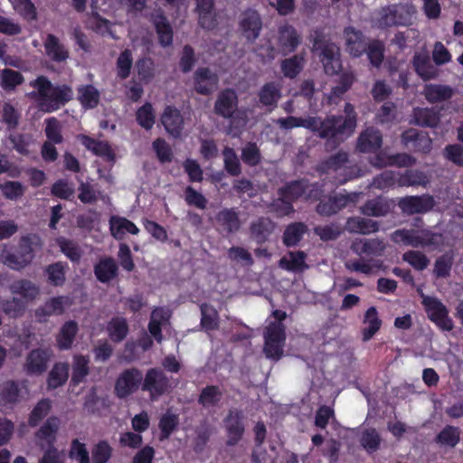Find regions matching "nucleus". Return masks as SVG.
<instances>
[{
  "mask_svg": "<svg viewBox=\"0 0 463 463\" xmlns=\"http://www.w3.org/2000/svg\"><path fill=\"white\" fill-rule=\"evenodd\" d=\"M43 47L46 56L56 63L65 62L70 57L69 49L52 33L47 34Z\"/></svg>",
  "mask_w": 463,
  "mask_h": 463,
  "instance_id": "17",
  "label": "nucleus"
},
{
  "mask_svg": "<svg viewBox=\"0 0 463 463\" xmlns=\"http://www.w3.org/2000/svg\"><path fill=\"white\" fill-rule=\"evenodd\" d=\"M454 263V255L452 252H445L439 256L433 264L432 276L436 279H448L451 275Z\"/></svg>",
  "mask_w": 463,
  "mask_h": 463,
  "instance_id": "50",
  "label": "nucleus"
},
{
  "mask_svg": "<svg viewBox=\"0 0 463 463\" xmlns=\"http://www.w3.org/2000/svg\"><path fill=\"white\" fill-rule=\"evenodd\" d=\"M161 123L165 131L175 137H179L184 129V118L173 106H166L161 116Z\"/></svg>",
  "mask_w": 463,
  "mask_h": 463,
  "instance_id": "18",
  "label": "nucleus"
},
{
  "mask_svg": "<svg viewBox=\"0 0 463 463\" xmlns=\"http://www.w3.org/2000/svg\"><path fill=\"white\" fill-rule=\"evenodd\" d=\"M52 410V402L50 399L43 398L41 399L36 405L32 410L29 419L28 424L30 427H36L39 423L48 415V413Z\"/></svg>",
  "mask_w": 463,
  "mask_h": 463,
  "instance_id": "60",
  "label": "nucleus"
},
{
  "mask_svg": "<svg viewBox=\"0 0 463 463\" xmlns=\"http://www.w3.org/2000/svg\"><path fill=\"white\" fill-rule=\"evenodd\" d=\"M363 323L365 325V327L362 329V339L364 342H367L374 336L383 325L375 307H370L365 311Z\"/></svg>",
  "mask_w": 463,
  "mask_h": 463,
  "instance_id": "30",
  "label": "nucleus"
},
{
  "mask_svg": "<svg viewBox=\"0 0 463 463\" xmlns=\"http://www.w3.org/2000/svg\"><path fill=\"white\" fill-rule=\"evenodd\" d=\"M409 20L407 14L400 13L397 5H392L383 8L378 23L380 28H388L408 25Z\"/></svg>",
  "mask_w": 463,
  "mask_h": 463,
  "instance_id": "23",
  "label": "nucleus"
},
{
  "mask_svg": "<svg viewBox=\"0 0 463 463\" xmlns=\"http://www.w3.org/2000/svg\"><path fill=\"white\" fill-rule=\"evenodd\" d=\"M421 304L428 318L442 331H451L454 327L452 319L449 317L447 307L437 298L426 296L420 291Z\"/></svg>",
  "mask_w": 463,
  "mask_h": 463,
  "instance_id": "4",
  "label": "nucleus"
},
{
  "mask_svg": "<svg viewBox=\"0 0 463 463\" xmlns=\"http://www.w3.org/2000/svg\"><path fill=\"white\" fill-rule=\"evenodd\" d=\"M218 81V76L207 67L198 68L194 74V90L201 95L211 94Z\"/></svg>",
  "mask_w": 463,
  "mask_h": 463,
  "instance_id": "15",
  "label": "nucleus"
},
{
  "mask_svg": "<svg viewBox=\"0 0 463 463\" xmlns=\"http://www.w3.org/2000/svg\"><path fill=\"white\" fill-rule=\"evenodd\" d=\"M304 57L299 54H295L290 58L281 61L280 70L285 78L295 79L304 68Z\"/></svg>",
  "mask_w": 463,
  "mask_h": 463,
  "instance_id": "54",
  "label": "nucleus"
},
{
  "mask_svg": "<svg viewBox=\"0 0 463 463\" xmlns=\"http://www.w3.org/2000/svg\"><path fill=\"white\" fill-rule=\"evenodd\" d=\"M201 326L204 331H213L219 327V314L217 310L206 304L201 306Z\"/></svg>",
  "mask_w": 463,
  "mask_h": 463,
  "instance_id": "62",
  "label": "nucleus"
},
{
  "mask_svg": "<svg viewBox=\"0 0 463 463\" xmlns=\"http://www.w3.org/2000/svg\"><path fill=\"white\" fill-rule=\"evenodd\" d=\"M385 45L383 41L378 39H372L369 41L368 48H366L367 58L375 68H379L384 59Z\"/></svg>",
  "mask_w": 463,
  "mask_h": 463,
  "instance_id": "59",
  "label": "nucleus"
},
{
  "mask_svg": "<svg viewBox=\"0 0 463 463\" xmlns=\"http://www.w3.org/2000/svg\"><path fill=\"white\" fill-rule=\"evenodd\" d=\"M412 66L416 73L423 80H430L438 76L437 69L431 63L430 56L426 53H415L412 58Z\"/></svg>",
  "mask_w": 463,
  "mask_h": 463,
  "instance_id": "32",
  "label": "nucleus"
},
{
  "mask_svg": "<svg viewBox=\"0 0 463 463\" xmlns=\"http://www.w3.org/2000/svg\"><path fill=\"white\" fill-rule=\"evenodd\" d=\"M137 124L146 130H150L156 120V114L150 102H146L136 112Z\"/></svg>",
  "mask_w": 463,
  "mask_h": 463,
  "instance_id": "63",
  "label": "nucleus"
},
{
  "mask_svg": "<svg viewBox=\"0 0 463 463\" xmlns=\"http://www.w3.org/2000/svg\"><path fill=\"white\" fill-rule=\"evenodd\" d=\"M113 456V448L107 439H99L91 447L90 463H108Z\"/></svg>",
  "mask_w": 463,
  "mask_h": 463,
  "instance_id": "55",
  "label": "nucleus"
},
{
  "mask_svg": "<svg viewBox=\"0 0 463 463\" xmlns=\"http://www.w3.org/2000/svg\"><path fill=\"white\" fill-rule=\"evenodd\" d=\"M349 161V155L345 151H338L330 156L326 159L321 161L317 165V171L320 174H328L330 172H337L345 166Z\"/></svg>",
  "mask_w": 463,
  "mask_h": 463,
  "instance_id": "37",
  "label": "nucleus"
},
{
  "mask_svg": "<svg viewBox=\"0 0 463 463\" xmlns=\"http://www.w3.org/2000/svg\"><path fill=\"white\" fill-rule=\"evenodd\" d=\"M360 212L365 216L383 217L390 212V204L381 197L370 199L361 206Z\"/></svg>",
  "mask_w": 463,
  "mask_h": 463,
  "instance_id": "52",
  "label": "nucleus"
},
{
  "mask_svg": "<svg viewBox=\"0 0 463 463\" xmlns=\"http://www.w3.org/2000/svg\"><path fill=\"white\" fill-rule=\"evenodd\" d=\"M142 372L137 367L123 370L115 382L114 393L118 399H126L141 388Z\"/></svg>",
  "mask_w": 463,
  "mask_h": 463,
  "instance_id": "6",
  "label": "nucleus"
},
{
  "mask_svg": "<svg viewBox=\"0 0 463 463\" xmlns=\"http://www.w3.org/2000/svg\"><path fill=\"white\" fill-rule=\"evenodd\" d=\"M94 275L98 281L109 283L118 276V266L112 257L101 258L94 265Z\"/></svg>",
  "mask_w": 463,
  "mask_h": 463,
  "instance_id": "22",
  "label": "nucleus"
},
{
  "mask_svg": "<svg viewBox=\"0 0 463 463\" xmlns=\"http://www.w3.org/2000/svg\"><path fill=\"white\" fill-rule=\"evenodd\" d=\"M460 429L452 425H446L435 437V442L440 447L453 449L460 441Z\"/></svg>",
  "mask_w": 463,
  "mask_h": 463,
  "instance_id": "45",
  "label": "nucleus"
},
{
  "mask_svg": "<svg viewBox=\"0 0 463 463\" xmlns=\"http://www.w3.org/2000/svg\"><path fill=\"white\" fill-rule=\"evenodd\" d=\"M239 27L247 42L254 43L259 38L262 29L260 15L256 10L247 9L242 13Z\"/></svg>",
  "mask_w": 463,
  "mask_h": 463,
  "instance_id": "11",
  "label": "nucleus"
},
{
  "mask_svg": "<svg viewBox=\"0 0 463 463\" xmlns=\"http://www.w3.org/2000/svg\"><path fill=\"white\" fill-rule=\"evenodd\" d=\"M374 165L378 167H384L387 165H395L398 167H408L415 164L416 159L406 153H396L384 156L382 154H378L375 156Z\"/></svg>",
  "mask_w": 463,
  "mask_h": 463,
  "instance_id": "38",
  "label": "nucleus"
},
{
  "mask_svg": "<svg viewBox=\"0 0 463 463\" xmlns=\"http://www.w3.org/2000/svg\"><path fill=\"white\" fill-rule=\"evenodd\" d=\"M61 420L56 416L49 417L46 421L35 432V438L38 440L45 441L47 447H55L57 433L60 428Z\"/></svg>",
  "mask_w": 463,
  "mask_h": 463,
  "instance_id": "31",
  "label": "nucleus"
},
{
  "mask_svg": "<svg viewBox=\"0 0 463 463\" xmlns=\"http://www.w3.org/2000/svg\"><path fill=\"white\" fill-rule=\"evenodd\" d=\"M225 431L227 435L226 446L233 447L237 445L243 438L245 433V417L241 410H230L223 419Z\"/></svg>",
  "mask_w": 463,
  "mask_h": 463,
  "instance_id": "7",
  "label": "nucleus"
},
{
  "mask_svg": "<svg viewBox=\"0 0 463 463\" xmlns=\"http://www.w3.org/2000/svg\"><path fill=\"white\" fill-rule=\"evenodd\" d=\"M345 229L351 233L367 235L379 231V222L368 218L353 216L346 220Z\"/></svg>",
  "mask_w": 463,
  "mask_h": 463,
  "instance_id": "28",
  "label": "nucleus"
},
{
  "mask_svg": "<svg viewBox=\"0 0 463 463\" xmlns=\"http://www.w3.org/2000/svg\"><path fill=\"white\" fill-rule=\"evenodd\" d=\"M383 145L382 133L373 128H366L357 139V149L362 153H373Z\"/></svg>",
  "mask_w": 463,
  "mask_h": 463,
  "instance_id": "19",
  "label": "nucleus"
},
{
  "mask_svg": "<svg viewBox=\"0 0 463 463\" xmlns=\"http://www.w3.org/2000/svg\"><path fill=\"white\" fill-rule=\"evenodd\" d=\"M10 290L14 294L21 295L31 300L39 295V288L28 279H19L10 286Z\"/></svg>",
  "mask_w": 463,
  "mask_h": 463,
  "instance_id": "61",
  "label": "nucleus"
},
{
  "mask_svg": "<svg viewBox=\"0 0 463 463\" xmlns=\"http://www.w3.org/2000/svg\"><path fill=\"white\" fill-rule=\"evenodd\" d=\"M345 51L354 58L362 57L368 48L371 39L354 26H347L344 29Z\"/></svg>",
  "mask_w": 463,
  "mask_h": 463,
  "instance_id": "9",
  "label": "nucleus"
},
{
  "mask_svg": "<svg viewBox=\"0 0 463 463\" xmlns=\"http://www.w3.org/2000/svg\"><path fill=\"white\" fill-rule=\"evenodd\" d=\"M214 3L215 0H196L198 24L203 29L212 30L216 26Z\"/></svg>",
  "mask_w": 463,
  "mask_h": 463,
  "instance_id": "26",
  "label": "nucleus"
},
{
  "mask_svg": "<svg viewBox=\"0 0 463 463\" xmlns=\"http://www.w3.org/2000/svg\"><path fill=\"white\" fill-rule=\"evenodd\" d=\"M178 425V415L170 413L169 411L163 414L158 422V428L160 430L159 439L163 441L169 439L172 433L177 430Z\"/></svg>",
  "mask_w": 463,
  "mask_h": 463,
  "instance_id": "58",
  "label": "nucleus"
},
{
  "mask_svg": "<svg viewBox=\"0 0 463 463\" xmlns=\"http://www.w3.org/2000/svg\"><path fill=\"white\" fill-rule=\"evenodd\" d=\"M275 223L268 217H260L250 225L251 239L259 245L268 241L275 230Z\"/></svg>",
  "mask_w": 463,
  "mask_h": 463,
  "instance_id": "20",
  "label": "nucleus"
},
{
  "mask_svg": "<svg viewBox=\"0 0 463 463\" xmlns=\"http://www.w3.org/2000/svg\"><path fill=\"white\" fill-rule=\"evenodd\" d=\"M222 399V392L218 385H206L202 389L198 403L204 408L215 407Z\"/></svg>",
  "mask_w": 463,
  "mask_h": 463,
  "instance_id": "53",
  "label": "nucleus"
},
{
  "mask_svg": "<svg viewBox=\"0 0 463 463\" xmlns=\"http://www.w3.org/2000/svg\"><path fill=\"white\" fill-rule=\"evenodd\" d=\"M78 100L85 109H95L100 99V93L99 90L91 85H80L77 88Z\"/></svg>",
  "mask_w": 463,
  "mask_h": 463,
  "instance_id": "39",
  "label": "nucleus"
},
{
  "mask_svg": "<svg viewBox=\"0 0 463 463\" xmlns=\"http://www.w3.org/2000/svg\"><path fill=\"white\" fill-rule=\"evenodd\" d=\"M79 326L76 321H66L56 336L57 346L61 350H68L72 346Z\"/></svg>",
  "mask_w": 463,
  "mask_h": 463,
  "instance_id": "40",
  "label": "nucleus"
},
{
  "mask_svg": "<svg viewBox=\"0 0 463 463\" xmlns=\"http://www.w3.org/2000/svg\"><path fill=\"white\" fill-rule=\"evenodd\" d=\"M358 194L356 193L348 194H335L324 197L317 205L316 211L321 216H331L345 208L350 203H355Z\"/></svg>",
  "mask_w": 463,
  "mask_h": 463,
  "instance_id": "8",
  "label": "nucleus"
},
{
  "mask_svg": "<svg viewBox=\"0 0 463 463\" xmlns=\"http://www.w3.org/2000/svg\"><path fill=\"white\" fill-rule=\"evenodd\" d=\"M352 250L358 255L367 256H382L385 245L382 240L379 239H364L359 241H354L352 244Z\"/></svg>",
  "mask_w": 463,
  "mask_h": 463,
  "instance_id": "34",
  "label": "nucleus"
},
{
  "mask_svg": "<svg viewBox=\"0 0 463 463\" xmlns=\"http://www.w3.org/2000/svg\"><path fill=\"white\" fill-rule=\"evenodd\" d=\"M107 332L112 342H122L129 332L126 318L120 317H112L107 325Z\"/></svg>",
  "mask_w": 463,
  "mask_h": 463,
  "instance_id": "49",
  "label": "nucleus"
},
{
  "mask_svg": "<svg viewBox=\"0 0 463 463\" xmlns=\"http://www.w3.org/2000/svg\"><path fill=\"white\" fill-rule=\"evenodd\" d=\"M259 102L271 111L281 98L280 87L275 81L266 82L258 92Z\"/></svg>",
  "mask_w": 463,
  "mask_h": 463,
  "instance_id": "27",
  "label": "nucleus"
},
{
  "mask_svg": "<svg viewBox=\"0 0 463 463\" xmlns=\"http://www.w3.org/2000/svg\"><path fill=\"white\" fill-rule=\"evenodd\" d=\"M109 230L111 235L118 241L123 240L127 232L133 235H137L139 232L138 227L133 222L120 216H112L110 218Z\"/></svg>",
  "mask_w": 463,
  "mask_h": 463,
  "instance_id": "29",
  "label": "nucleus"
},
{
  "mask_svg": "<svg viewBox=\"0 0 463 463\" xmlns=\"http://www.w3.org/2000/svg\"><path fill=\"white\" fill-rule=\"evenodd\" d=\"M21 398V389L15 381H6L0 389V405L13 408Z\"/></svg>",
  "mask_w": 463,
  "mask_h": 463,
  "instance_id": "41",
  "label": "nucleus"
},
{
  "mask_svg": "<svg viewBox=\"0 0 463 463\" xmlns=\"http://www.w3.org/2000/svg\"><path fill=\"white\" fill-rule=\"evenodd\" d=\"M411 124L422 128H436L440 121L439 112L432 108H414Z\"/></svg>",
  "mask_w": 463,
  "mask_h": 463,
  "instance_id": "24",
  "label": "nucleus"
},
{
  "mask_svg": "<svg viewBox=\"0 0 463 463\" xmlns=\"http://www.w3.org/2000/svg\"><path fill=\"white\" fill-rule=\"evenodd\" d=\"M24 81V75L18 71L12 69H3L1 71V82L0 86L6 92H11L15 90V89L22 85Z\"/></svg>",
  "mask_w": 463,
  "mask_h": 463,
  "instance_id": "56",
  "label": "nucleus"
},
{
  "mask_svg": "<svg viewBox=\"0 0 463 463\" xmlns=\"http://www.w3.org/2000/svg\"><path fill=\"white\" fill-rule=\"evenodd\" d=\"M301 43V37L296 28L284 24L279 28V44L283 54L294 52Z\"/></svg>",
  "mask_w": 463,
  "mask_h": 463,
  "instance_id": "21",
  "label": "nucleus"
},
{
  "mask_svg": "<svg viewBox=\"0 0 463 463\" xmlns=\"http://www.w3.org/2000/svg\"><path fill=\"white\" fill-rule=\"evenodd\" d=\"M57 244L61 251L72 262L78 263L82 256V250L73 241L60 237L57 239Z\"/></svg>",
  "mask_w": 463,
  "mask_h": 463,
  "instance_id": "64",
  "label": "nucleus"
},
{
  "mask_svg": "<svg viewBox=\"0 0 463 463\" xmlns=\"http://www.w3.org/2000/svg\"><path fill=\"white\" fill-rule=\"evenodd\" d=\"M307 189V180L299 179L288 183L278 191L279 196L284 197L290 202H295L306 194Z\"/></svg>",
  "mask_w": 463,
  "mask_h": 463,
  "instance_id": "46",
  "label": "nucleus"
},
{
  "mask_svg": "<svg viewBox=\"0 0 463 463\" xmlns=\"http://www.w3.org/2000/svg\"><path fill=\"white\" fill-rule=\"evenodd\" d=\"M402 143L414 152L427 154L431 150L432 140L428 133L415 128H409L402 133Z\"/></svg>",
  "mask_w": 463,
  "mask_h": 463,
  "instance_id": "10",
  "label": "nucleus"
},
{
  "mask_svg": "<svg viewBox=\"0 0 463 463\" xmlns=\"http://www.w3.org/2000/svg\"><path fill=\"white\" fill-rule=\"evenodd\" d=\"M51 356L52 351L49 349H33L26 356L24 370L30 375L43 373L47 370Z\"/></svg>",
  "mask_w": 463,
  "mask_h": 463,
  "instance_id": "14",
  "label": "nucleus"
},
{
  "mask_svg": "<svg viewBox=\"0 0 463 463\" xmlns=\"http://www.w3.org/2000/svg\"><path fill=\"white\" fill-rule=\"evenodd\" d=\"M69 378V364L67 363H56L49 372L47 387L55 390L66 383Z\"/></svg>",
  "mask_w": 463,
  "mask_h": 463,
  "instance_id": "44",
  "label": "nucleus"
},
{
  "mask_svg": "<svg viewBox=\"0 0 463 463\" xmlns=\"http://www.w3.org/2000/svg\"><path fill=\"white\" fill-rule=\"evenodd\" d=\"M307 254L302 250L288 251L279 260V267L292 272H302L308 268L306 263Z\"/></svg>",
  "mask_w": 463,
  "mask_h": 463,
  "instance_id": "33",
  "label": "nucleus"
},
{
  "mask_svg": "<svg viewBox=\"0 0 463 463\" xmlns=\"http://www.w3.org/2000/svg\"><path fill=\"white\" fill-rule=\"evenodd\" d=\"M435 206V200L432 195H410L402 198L399 207L408 214L425 213L431 211Z\"/></svg>",
  "mask_w": 463,
  "mask_h": 463,
  "instance_id": "12",
  "label": "nucleus"
},
{
  "mask_svg": "<svg viewBox=\"0 0 463 463\" xmlns=\"http://www.w3.org/2000/svg\"><path fill=\"white\" fill-rule=\"evenodd\" d=\"M319 60L324 66V71L327 75L337 74L341 69V60L339 48L335 43L325 45L324 48L318 50Z\"/></svg>",
  "mask_w": 463,
  "mask_h": 463,
  "instance_id": "16",
  "label": "nucleus"
},
{
  "mask_svg": "<svg viewBox=\"0 0 463 463\" xmlns=\"http://www.w3.org/2000/svg\"><path fill=\"white\" fill-rule=\"evenodd\" d=\"M454 94L453 89L449 85L428 84L424 88V96L430 103H438L449 100Z\"/></svg>",
  "mask_w": 463,
  "mask_h": 463,
  "instance_id": "43",
  "label": "nucleus"
},
{
  "mask_svg": "<svg viewBox=\"0 0 463 463\" xmlns=\"http://www.w3.org/2000/svg\"><path fill=\"white\" fill-rule=\"evenodd\" d=\"M89 364L90 360L88 356L82 354L74 355L71 378V385L77 386L84 382L85 378L90 373Z\"/></svg>",
  "mask_w": 463,
  "mask_h": 463,
  "instance_id": "48",
  "label": "nucleus"
},
{
  "mask_svg": "<svg viewBox=\"0 0 463 463\" xmlns=\"http://www.w3.org/2000/svg\"><path fill=\"white\" fill-rule=\"evenodd\" d=\"M430 183L424 172L415 169H407L400 173L399 187L423 186Z\"/></svg>",
  "mask_w": 463,
  "mask_h": 463,
  "instance_id": "51",
  "label": "nucleus"
},
{
  "mask_svg": "<svg viewBox=\"0 0 463 463\" xmlns=\"http://www.w3.org/2000/svg\"><path fill=\"white\" fill-rule=\"evenodd\" d=\"M238 107V96L234 90L225 89L222 90L215 100L214 113L226 119H233Z\"/></svg>",
  "mask_w": 463,
  "mask_h": 463,
  "instance_id": "13",
  "label": "nucleus"
},
{
  "mask_svg": "<svg viewBox=\"0 0 463 463\" xmlns=\"http://www.w3.org/2000/svg\"><path fill=\"white\" fill-rule=\"evenodd\" d=\"M343 115H330L322 119L319 117L307 118L288 116L279 118L276 124L283 130L304 128L315 133L320 138L333 141L335 146L350 137L357 125V113L353 104L346 102Z\"/></svg>",
  "mask_w": 463,
  "mask_h": 463,
  "instance_id": "1",
  "label": "nucleus"
},
{
  "mask_svg": "<svg viewBox=\"0 0 463 463\" xmlns=\"http://www.w3.org/2000/svg\"><path fill=\"white\" fill-rule=\"evenodd\" d=\"M30 85L36 90L32 95L36 97L38 108L45 113L57 111L73 99L74 93L70 85H54L46 76H38Z\"/></svg>",
  "mask_w": 463,
  "mask_h": 463,
  "instance_id": "2",
  "label": "nucleus"
},
{
  "mask_svg": "<svg viewBox=\"0 0 463 463\" xmlns=\"http://www.w3.org/2000/svg\"><path fill=\"white\" fill-rule=\"evenodd\" d=\"M67 263L57 261L45 267L44 273L47 282L53 287H62L66 281Z\"/></svg>",
  "mask_w": 463,
  "mask_h": 463,
  "instance_id": "47",
  "label": "nucleus"
},
{
  "mask_svg": "<svg viewBox=\"0 0 463 463\" xmlns=\"http://www.w3.org/2000/svg\"><path fill=\"white\" fill-rule=\"evenodd\" d=\"M158 43L162 47H169L173 43V28L164 14H157L153 21Z\"/></svg>",
  "mask_w": 463,
  "mask_h": 463,
  "instance_id": "36",
  "label": "nucleus"
},
{
  "mask_svg": "<svg viewBox=\"0 0 463 463\" xmlns=\"http://www.w3.org/2000/svg\"><path fill=\"white\" fill-rule=\"evenodd\" d=\"M392 240L395 243H403L413 248H421L420 232L415 230L399 229L392 232Z\"/></svg>",
  "mask_w": 463,
  "mask_h": 463,
  "instance_id": "57",
  "label": "nucleus"
},
{
  "mask_svg": "<svg viewBox=\"0 0 463 463\" xmlns=\"http://www.w3.org/2000/svg\"><path fill=\"white\" fill-rule=\"evenodd\" d=\"M170 388V380L161 368H149L143 375L141 390L148 392L153 401L168 392Z\"/></svg>",
  "mask_w": 463,
  "mask_h": 463,
  "instance_id": "5",
  "label": "nucleus"
},
{
  "mask_svg": "<svg viewBox=\"0 0 463 463\" xmlns=\"http://www.w3.org/2000/svg\"><path fill=\"white\" fill-rule=\"evenodd\" d=\"M307 232V226L302 222L289 223L284 230L282 241L286 247H294L303 239Z\"/></svg>",
  "mask_w": 463,
  "mask_h": 463,
  "instance_id": "42",
  "label": "nucleus"
},
{
  "mask_svg": "<svg viewBox=\"0 0 463 463\" xmlns=\"http://www.w3.org/2000/svg\"><path fill=\"white\" fill-rule=\"evenodd\" d=\"M67 301L68 297L65 296L51 298L45 301L43 306L36 309L35 315L39 320L54 315H61L64 312V305L67 303Z\"/></svg>",
  "mask_w": 463,
  "mask_h": 463,
  "instance_id": "35",
  "label": "nucleus"
},
{
  "mask_svg": "<svg viewBox=\"0 0 463 463\" xmlns=\"http://www.w3.org/2000/svg\"><path fill=\"white\" fill-rule=\"evenodd\" d=\"M217 225L226 233H234L241 228L239 213L234 208H224L215 215Z\"/></svg>",
  "mask_w": 463,
  "mask_h": 463,
  "instance_id": "25",
  "label": "nucleus"
},
{
  "mask_svg": "<svg viewBox=\"0 0 463 463\" xmlns=\"http://www.w3.org/2000/svg\"><path fill=\"white\" fill-rule=\"evenodd\" d=\"M43 240L37 233H28L20 238L17 248L4 246L0 253L1 262L9 269L20 271L29 266L35 257V249L43 247Z\"/></svg>",
  "mask_w": 463,
  "mask_h": 463,
  "instance_id": "3",
  "label": "nucleus"
}]
</instances>
